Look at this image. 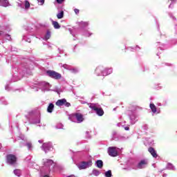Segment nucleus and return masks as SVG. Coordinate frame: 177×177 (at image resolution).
I'll return each mask as SVG.
<instances>
[{
  "mask_svg": "<svg viewBox=\"0 0 177 177\" xmlns=\"http://www.w3.org/2000/svg\"><path fill=\"white\" fill-rule=\"evenodd\" d=\"M68 120L72 122H76L77 124H81L84 121V115L80 113H75L68 115Z\"/></svg>",
  "mask_w": 177,
  "mask_h": 177,
  "instance_id": "obj_1",
  "label": "nucleus"
},
{
  "mask_svg": "<svg viewBox=\"0 0 177 177\" xmlns=\"http://www.w3.org/2000/svg\"><path fill=\"white\" fill-rule=\"evenodd\" d=\"M44 165L48 169V171L50 172L56 167V163L50 159H44Z\"/></svg>",
  "mask_w": 177,
  "mask_h": 177,
  "instance_id": "obj_2",
  "label": "nucleus"
},
{
  "mask_svg": "<svg viewBox=\"0 0 177 177\" xmlns=\"http://www.w3.org/2000/svg\"><path fill=\"white\" fill-rule=\"evenodd\" d=\"M102 70H103V67L98 66L95 69L96 74H97V75L106 76V75H109V74H111V73H113V69H111V68L105 69L104 71H102Z\"/></svg>",
  "mask_w": 177,
  "mask_h": 177,
  "instance_id": "obj_3",
  "label": "nucleus"
},
{
  "mask_svg": "<svg viewBox=\"0 0 177 177\" xmlns=\"http://www.w3.org/2000/svg\"><path fill=\"white\" fill-rule=\"evenodd\" d=\"M89 107L90 109L95 111L96 114H97V115H100V117L103 115V114H104V111H103V109L99 107V105L97 104H90Z\"/></svg>",
  "mask_w": 177,
  "mask_h": 177,
  "instance_id": "obj_4",
  "label": "nucleus"
},
{
  "mask_svg": "<svg viewBox=\"0 0 177 177\" xmlns=\"http://www.w3.org/2000/svg\"><path fill=\"white\" fill-rule=\"evenodd\" d=\"M46 74L48 77H50V78H53L54 80H60V78H62V74L54 71L48 70L46 71Z\"/></svg>",
  "mask_w": 177,
  "mask_h": 177,
  "instance_id": "obj_5",
  "label": "nucleus"
},
{
  "mask_svg": "<svg viewBox=\"0 0 177 177\" xmlns=\"http://www.w3.org/2000/svg\"><path fill=\"white\" fill-rule=\"evenodd\" d=\"M108 154H109L111 157H117V156H118V148L115 147H110L108 149Z\"/></svg>",
  "mask_w": 177,
  "mask_h": 177,
  "instance_id": "obj_6",
  "label": "nucleus"
},
{
  "mask_svg": "<svg viewBox=\"0 0 177 177\" xmlns=\"http://www.w3.org/2000/svg\"><path fill=\"white\" fill-rule=\"evenodd\" d=\"M92 166V161L88 162H81L80 163L77 164V167L79 169H86V168H89V167Z\"/></svg>",
  "mask_w": 177,
  "mask_h": 177,
  "instance_id": "obj_7",
  "label": "nucleus"
},
{
  "mask_svg": "<svg viewBox=\"0 0 177 177\" xmlns=\"http://www.w3.org/2000/svg\"><path fill=\"white\" fill-rule=\"evenodd\" d=\"M56 106H58L59 107L62 106H65L66 107H70V106H71V104H70V102H67V100L63 98L61 100H58L56 103H55Z\"/></svg>",
  "mask_w": 177,
  "mask_h": 177,
  "instance_id": "obj_8",
  "label": "nucleus"
},
{
  "mask_svg": "<svg viewBox=\"0 0 177 177\" xmlns=\"http://www.w3.org/2000/svg\"><path fill=\"white\" fill-rule=\"evenodd\" d=\"M17 158L15 155H8L7 156V162L10 164V165H15L16 164Z\"/></svg>",
  "mask_w": 177,
  "mask_h": 177,
  "instance_id": "obj_9",
  "label": "nucleus"
},
{
  "mask_svg": "<svg viewBox=\"0 0 177 177\" xmlns=\"http://www.w3.org/2000/svg\"><path fill=\"white\" fill-rule=\"evenodd\" d=\"M53 147H52V143L50 142H47V143H44L42 145V149L45 153H48L50 150H52Z\"/></svg>",
  "mask_w": 177,
  "mask_h": 177,
  "instance_id": "obj_10",
  "label": "nucleus"
},
{
  "mask_svg": "<svg viewBox=\"0 0 177 177\" xmlns=\"http://www.w3.org/2000/svg\"><path fill=\"white\" fill-rule=\"evenodd\" d=\"M147 164H149L147 160H142L138 163V168H139L140 169L146 168V167H147Z\"/></svg>",
  "mask_w": 177,
  "mask_h": 177,
  "instance_id": "obj_11",
  "label": "nucleus"
},
{
  "mask_svg": "<svg viewBox=\"0 0 177 177\" xmlns=\"http://www.w3.org/2000/svg\"><path fill=\"white\" fill-rule=\"evenodd\" d=\"M0 6H3L4 8L9 6V1L0 0Z\"/></svg>",
  "mask_w": 177,
  "mask_h": 177,
  "instance_id": "obj_12",
  "label": "nucleus"
},
{
  "mask_svg": "<svg viewBox=\"0 0 177 177\" xmlns=\"http://www.w3.org/2000/svg\"><path fill=\"white\" fill-rule=\"evenodd\" d=\"M24 146L28 147L29 151H32V143H31V142H26L25 144H24Z\"/></svg>",
  "mask_w": 177,
  "mask_h": 177,
  "instance_id": "obj_13",
  "label": "nucleus"
},
{
  "mask_svg": "<svg viewBox=\"0 0 177 177\" xmlns=\"http://www.w3.org/2000/svg\"><path fill=\"white\" fill-rule=\"evenodd\" d=\"M41 85L44 87L45 91H49L50 88V84H49V83L43 82H41Z\"/></svg>",
  "mask_w": 177,
  "mask_h": 177,
  "instance_id": "obj_14",
  "label": "nucleus"
},
{
  "mask_svg": "<svg viewBox=\"0 0 177 177\" xmlns=\"http://www.w3.org/2000/svg\"><path fill=\"white\" fill-rule=\"evenodd\" d=\"M54 109H55V105L53 103H50L47 108L48 113H52Z\"/></svg>",
  "mask_w": 177,
  "mask_h": 177,
  "instance_id": "obj_15",
  "label": "nucleus"
},
{
  "mask_svg": "<svg viewBox=\"0 0 177 177\" xmlns=\"http://www.w3.org/2000/svg\"><path fill=\"white\" fill-rule=\"evenodd\" d=\"M166 169H169L170 171H175L176 168L175 166H174V165H172L171 163H167Z\"/></svg>",
  "mask_w": 177,
  "mask_h": 177,
  "instance_id": "obj_16",
  "label": "nucleus"
},
{
  "mask_svg": "<svg viewBox=\"0 0 177 177\" xmlns=\"http://www.w3.org/2000/svg\"><path fill=\"white\" fill-rule=\"evenodd\" d=\"M130 121L132 125H133V124L136 122V116L135 115V114L130 115Z\"/></svg>",
  "mask_w": 177,
  "mask_h": 177,
  "instance_id": "obj_17",
  "label": "nucleus"
},
{
  "mask_svg": "<svg viewBox=\"0 0 177 177\" xmlns=\"http://www.w3.org/2000/svg\"><path fill=\"white\" fill-rule=\"evenodd\" d=\"M148 151L151 154V156L156 158V150L153 147H149Z\"/></svg>",
  "mask_w": 177,
  "mask_h": 177,
  "instance_id": "obj_18",
  "label": "nucleus"
},
{
  "mask_svg": "<svg viewBox=\"0 0 177 177\" xmlns=\"http://www.w3.org/2000/svg\"><path fill=\"white\" fill-rule=\"evenodd\" d=\"M97 168H103V161L98 160L96 161Z\"/></svg>",
  "mask_w": 177,
  "mask_h": 177,
  "instance_id": "obj_19",
  "label": "nucleus"
},
{
  "mask_svg": "<svg viewBox=\"0 0 177 177\" xmlns=\"http://www.w3.org/2000/svg\"><path fill=\"white\" fill-rule=\"evenodd\" d=\"M64 16V12L63 11H61L57 15V19H63Z\"/></svg>",
  "mask_w": 177,
  "mask_h": 177,
  "instance_id": "obj_20",
  "label": "nucleus"
},
{
  "mask_svg": "<svg viewBox=\"0 0 177 177\" xmlns=\"http://www.w3.org/2000/svg\"><path fill=\"white\" fill-rule=\"evenodd\" d=\"M14 174L15 175H16L17 176H21V171L20 169H15L14 170Z\"/></svg>",
  "mask_w": 177,
  "mask_h": 177,
  "instance_id": "obj_21",
  "label": "nucleus"
},
{
  "mask_svg": "<svg viewBox=\"0 0 177 177\" xmlns=\"http://www.w3.org/2000/svg\"><path fill=\"white\" fill-rule=\"evenodd\" d=\"M53 26H54V28H60V25H59V23L57 21H53Z\"/></svg>",
  "mask_w": 177,
  "mask_h": 177,
  "instance_id": "obj_22",
  "label": "nucleus"
},
{
  "mask_svg": "<svg viewBox=\"0 0 177 177\" xmlns=\"http://www.w3.org/2000/svg\"><path fill=\"white\" fill-rule=\"evenodd\" d=\"M49 38H50V31L48 30L45 37H44V39L46 41H48V39H49Z\"/></svg>",
  "mask_w": 177,
  "mask_h": 177,
  "instance_id": "obj_23",
  "label": "nucleus"
},
{
  "mask_svg": "<svg viewBox=\"0 0 177 177\" xmlns=\"http://www.w3.org/2000/svg\"><path fill=\"white\" fill-rule=\"evenodd\" d=\"M93 175H95V176H99V175H100V171L97 169H93Z\"/></svg>",
  "mask_w": 177,
  "mask_h": 177,
  "instance_id": "obj_24",
  "label": "nucleus"
},
{
  "mask_svg": "<svg viewBox=\"0 0 177 177\" xmlns=\"http://www.w3.org/2000/svg\"><path fill=\"white\" fill-rule=\"evenodd\" d=\"M150 109L152 110V112L156 113V105L153 104H150Z\"/></svg>",
  "mask_w": 177,
  "mask_h": 177,
  "instance_id": "obj_25",
  "label": "nucleus"
},
{
  "mask_svg": "<svg viewBox=\"0 0 177 177\" xmlns=\"http://www.w3.org/2000/svg\"><path fill=\"white\" fill-rule=\"evenodd\" d=\"M105 176L106 177H111L112 176L111 170H109L106 172H105Z\"/></svg>",
  "mask_w": 177,
  "mask_h": 177,
  "instance_id": "obj_26",
  "label": "nucleus"
},
{
  "mask_svg": "<svg viewBox=\"0 0 177 177\" xmlns=\"http://www.w3.org/2000/svg\"><path fill=\"white\" fill-rule=\"evenodd\" d=\"M88 22H84V21H82V22H80V26H82V27H86V26H88Z\"/></svg>",
  "mask_w": 177,
  "mask_h": 177,
  "instance_id": "obj_27",
  "label": "nucleus"
},
{
  "mask_svg": "<svg viewBox=\"0 0 177 177\" xmlns=\"http://www.w3.org/2000/svg\"><path fill=\"white\" fill-rule=\"evenodd\" d=\"M62 67H64V68H66V70H71V66H70L68 65V64H64V65L62 66Z\"/></svg>",
  "mask_w": 177,
  "mask_h": 177,
  "instance_id": "obj_28",
  "label": "nucleus"
},
{
  "mask_svg": "<svg viewBox=\"0 0 177 177\" xmlns=\"http://www.w3.org/2000/svg\"><path fill=\"white\" fill-rule=\"evenodd\" d=\"M30 8V2L26 1H25V8L28 9Z\"/></svg>",
  "mask_w": 177,
  "mask_h": 177,
  "instance_id": "obj_29",
  "label": "nucleus"
},
{
  "mask_svg": "<svg viewBox=\"0 0 177 177\" xmlns=\"http://www.w3.org/2000/svg\"><path fill=\"white\" fill-rule=\"evenodd\" d=\"M56 128L57 129H63V124H62V123H59L57 126H56Z\"/></svg>",
  "mask_w": 177,
  "mask_h": 177,
  "instance_id": "obj_30",
  "label": "nucleus"
},
{
  "mask_svg": "<svg viewBox=\"0 0 177 177\" xmlns=\"http://www.w3.org/2000/svg\"><path fill=\"white\" fill-rule=\"evenodd\" d=\"M176 2H177V0H171V3L169 6V8H171L172 6V4L176 3Z\"/></svg>",
  "mask_w": 177,
  "mask_h": 177,
  "instance_id": "obj_31",
  "label": "nucleus"
},
{
  "mask_svg": "<svg viewBox=\"0 0 177 177\" xmlns=\"http://www.w3.org/2000/svg\"><path fill=\"white\" fill-rule=\"evenodd\" d=\"M5 38L8 41H10V39H11L10 35H5Z\"/></svg>",
  "mask_w": 177,
  "mask_h": 177,
  "instance_id": "obj_32",
  "label": "nucleus"
},
{
  "mask_svg": "<svg viewBox=\"0 0 177 177\" xmlns=\"http://www.w3.org/2000/svg\"><path fill=\"white\" fill-rule=\"evenodd\" d=\"M158 49H160V50H164L165 48L164 47V44H162L161 46H158Z\"/></svg>",
  "mask_w": 177,
  "mask_h": 177,
  "instance_id": "obj_33",
  "label": "nucleus"
},
{
  "mask_svg": "<svg viewBox=\"0 0 177 177\" xmlns=\"http://www.w3.org/2000/svg\"><path fill=\"white\" fill-rule=\"evenodd\" d=\"M38 2L40 3V5H43L44 3H45V0H37Z\"/></svg>",
  "mask_w": 177,
  "mask_h": 177,
  "instance_id": "obj_34",
  "label": "nucleus"
},
{
  "mask_svg": "<svg viewBox=\"0 0 177 177\" xmlns=\"http://www.w3.org/2000/svg\"><path fill=\"white\" fill-rule=\"evenodd\" d=\"M156 114H160V108H156Z\"/></svg>",
  "mask_w": 177,
  "mask_h": 177,
  "instance_id": "obj_35",
  "label": "nucleus"
},
{
  "mask_svg": "<svg viewBox=\"0 0 177 177\" xmlns=\"http://www.w3.org/2000/svg\"><path fill=\"white\" fill-rule=\"evenodd\" d=\"M74 12H75V13L76 15H78V13H80V10L75 8V9L74 10Z\"/></svg>",
  "mask_w": 177,
  "mask_h": 177,
  "instance_id": "obj_36",
  "label": "nucleus"
},
{
  "mask_svg": "<svg viewBox=\"0 0 177 177\" xmlns=\"http://www.w3.org/2000/svg\"><path fill=\"white\" fill-rule=\"evenodd\" d=\"M57 3H63L64 2V0H56Z\"/></svg>",
  "mask_w": 177,
  "mask_h": 177,
  "instance_id": "obj_37",
  "label": "nucleus"
},
{
  "mask_svg": "<svg viewBox=\"0 0 177 177\" xmlns=\"http://www.w3.org/2000/svg\"><path fill=\"white\" fill-rule=\"evenodd\" d=\"M156 89H161V84H157V87H156Z\"/></svg>",
  "mask_w": 177,
  "mask_h": 177,
  "instance_id": "obj_38",
  "label": "nucleus"
},
{
  "mask_svg": "<svg viewBox=\"0 0 177 177\" xmlns=\"http://www.w3.org/2000/svg\"><path fill=\"white\" fill-rule=\"evenodd\" d=\"M78 71V70L73 68L72 69V73H77Z\"/></svg>",
  "mask_w": 177,
  "mask_h": 177,
  "instance_id": "obj_39",
  "label": "nucleus"
},
{
  "mask_svg": "<svg viewBox=\"0 0 177 177\" xmlns=\"http://www.w3.org/2000/svg\"><path fill=\"white\" fill-rule=\"evenodd\" d=\"M170 17H172L173 20H176V18H175L174 16H172V14H169Z\"/></svg>",
  "mask_w": 177,
  "mask_h": 177,
  "instance_id": "obj_40",
  "label": "nucleus"
},
{
  "mask_svg": "<svg viewBox=\"0 0 177 177\" xmlns=\"http://www.w3.org/2000/svg\"><path fill=\"white\" fill-rule=\"evenodd\" d=\"M39 122H41V120L39 119L37 120V122H35V124H39Z\"/></svg>",
  "mask_w": 177,
  "mask_h": 177,
  "instance_id": "obj_41",
  "label": "nucleus"
},
{
  "mask_svg": "<svg viewBox=\"0 0 177 177\" xmlns=\"http://www.w3.org/2000/svg\"><path fill=\"white\" fill-rule=\"evenodd\" d=\"M158 158H160V156H158V155L157 153H156V159L158 160Z\"/></svg>",
  "mask_w": 177,
  "mask_h": 177,
  "instance_id": "obj_42",
  "label": "nucleus"
},
{
  "mask_svg": "<svg viewBox=\"0 0 177 177\" xmlns=\"http://www.w3.org/2000/svg\"><path fill=\"white\" fill-rule=\"evenodd\" d=\"M9 86H6V87H5V89H6V91H9Z\"/></svg>",
  "mask_w": 177,
  "mask_h": 177,
  "instance_id": "obj_43",
  "label": "nucleus"
},
{
  "mask_svg": "<svg viewBox=\"0 0 177 177\" xmlns=\"http://www.w3.org/2000/svg\"><path fill=\"white\" fill-rule=\"evenodd\" d=\"M124 129H125V131H129V127H124Z\"/></svg>",
  "mask_w": 177,
  "mask_h": 177,
  "instance_id": "obj_44",
  "label": "nucleus"
},
{
  "mask_svg": "<svg viewBox=\"0 0 177 177\" xmlns=\"http://www.w3.org/2000/svg\"><path fill=\"white\" fill-rule=\"evenodd\" d=\"M0 35H2L3 37V31H0Z\"/></svg>",
  "mask_w": 177,
  "mask_h": 177,
  "instance_id": "obj_45",
  "label": "nucleus"
},
{
  "mask_svg": "<svg viewBox=\"0 0 177 177\" xmlns=\"http://www.w3.org/2000/svg\"><path fill=\"white\" fill-rule=\"evenodd\" d=\"M157 28L158 30H160V25L157 24Z\"/></svg>",
  "mask_w": 177,
  "mask_h": 177,
  "instance_id": "obj_46",
  "label": "nucleus"
},
{
  "mask_svg": "<svg viewBox=\"0 0 177 177\" xmlns=\"http://www.w3.org/2000/svg\"><path fill=\"white\" fill-rule=\"evenodd\" d=\"M26 41H27V42H31V39H28Z\"/></svg>",
  "mask_w": 177,
  "mask_h": 177,
  "instance_id": "obj_47",
  "label": "nucleus"
},
{
  "mask_svg": "<svg viewBox=\"0 0 177 177\" xmlns=\"http://www.w3.org/2000/svg\"><path fill=\"white\" fill-rule=\"evenodd\" d=\"M167 175L166 174L162 175V177H167Z\"/></svg>",
  "mask_w": 177,
  "mask_h": 177,
  "instance_id": "obj_48",
  "label": "nucleus"
},
{
  "mask_svg": "<svg viewBox=\"0 0 177 177\" xmlns=\"http://www.w3.org/2000/svg\"><path fill=\"white\" fill-rule=\"evenodd\" d=\"M85 37H89V35L86 33L84 34Z\"/></svg>",
  "mask_w": 177,
  "mask_h": 177,
  "instance_id": "obj_49",
  "label": "nucleus"
},
{
  "mask_svg": "<svg viewBox=\"0 0 177 177\" xmlns=\"http://www.w3.org/2000/svg\"><path fill=\"white\" fill-rule=\"evenodd\" d=\"M42 142H44V141H42L41 140H39V143H42Z\"/></svg>",
  "mask_w": 177,
  "mask_h": 177,
  "instance_id": "obj_50",
  "label": "nucleus"
},
{
  "mask_svg": "<svg viewBox=\"0 0 177 177\" xmlns=\"http://www.w3.org/2000/svg\"><path fill=\"white\" fill-rule=\"evenodd\" d=\"M2 149V145L0 144V149Z\"/></svg>",
  "mask_w": 177,
  "mask_h": 177,
  "instance_id": "obj_51",
  "label": "nucleus"
},
{
  "mask_svg": "<svg viewBox=\"0 0 177 177\" xmlns=\"http://www.w3.org/2000/svg\"><path fill=\"white\" fill-rule=\"evenodd\" d=\"M158 106H161V103H158Z\"/></svg>",
  "mask_w": 177,
  "mask_h": 177,
  "instance_id": "obj_52",
  "label": "nucleus"
},
{
  "mask_svg": "<svg viewBox=\"0 0 177 177\" xmlns=\"http://www.w3.org/2000/svg\"><path fill=\"white\" fill-rule=\"evenodd\" d=\"M157 56H158V53H157Z\"/></svg>",
  "mask_w": 177,
  "mask_h": 177,
  "instance_id": "obj_53",
  "label": "nucleus"
}]
</instances>
